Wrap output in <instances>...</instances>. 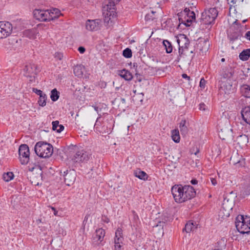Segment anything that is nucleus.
<instances>
[{"label":"nucleus","instance_id":"obj_47","mask_svg":"<svg viewBox=\"0 0 250 250\" xmlns=\"http://www.w3.org/2000/svg\"><path fill=\"white\" fill-rule=\"evenodd\" d=\"M28 77L30 78L29 81L30 83H32L35 82V75H31V76H29Z\"/></svg>","mask_w":250,"mask_h":250},{"label":"nucleus","instance_id":"obj_3","mask_svg":"<svg viewBox=\"0 0 250 250\" xmlns=\"http://www.w3.org/2000/svg\"><path fill=\"white\" fill-rule=\"evenodd\" d=\"M92 158L91 153L84 149L75 150L74 155L71 157V160L74 163H84Z\"/></svg>","mask_w":250,"mask_h":250},{"label":"nucleus","instance_id":"obj_45","mask_svg":"<svg viewBox=\"0 0 250 250\" xmlns=\"http://www.w3.org/2000/svg\"><path fill=\"white\" fill-rule=\"evenodd\" d=\"M234 159H235V156L234 155L231 156V157L230 158V161L233 163V164L234 165H235L236 164L240 163V160L236 161Z\"/></svg>","mask_w":250,"mask_h":250},{"label":"nucleus","instance_id":"obj_22","mask_svg":"<svg viewBox=\"0 0 250 250\" xmlns=\"http://www.w3.org/2000/svg\"><path fill=\"white\" fill-rule=\"evenodd\" d=\"M250 57V49L242 51L239 54V58L242 61H247Z\"/></svg>","mask_w":250,"mask_h":250},{"label":"nucleus","instance_id":"obj_34","mask_svg":"<svg viewBox=\"0 0 250 250\" xmlns=\"http://www.w3.org/2000/svg\"><path fill=\"white\" fill-rule=\"evenodd\" d=\"M120 0H110L107 4L108 8L110 6V9H111L112 6H115V3H118Z\"/></svg>","mask_w":250,"mask_h":250},{"label":"nucleus","instance_id":"obj_28","mask_svg":"<svg viewBox=\"0 0 250 250\" xmlns=\"http://www.w3.org/2000/svg\"><path fill=\"white\" fill-rule=\"evenodd\" d=\"M163 45L165 47L166 52L170 53L172 51L173 47L170 42L167 40H164L163 42Z\"/></svg>","mask_w":250,"mask_h":250},{"label":"nucleus","instance_id":"obj_41","mask_svg":"<svg viewBox=\"0 0 250 250\" xmlns=\"http://www.w3.org/2000/svg\"><path fill=\"white\" fill-rule=\"evenodd\" d=\"M190 12V10L189 9V8H186L184 11L181 12V14L182 15V16H185L186 17V16L187 15V14Z\"/></svg>","mask_w":250,"mask_h":250},{"label":"nucleus","instance_id":"obj_46","mask_svg":"<svg viewBox=\"0 0 250 250\" xmlns=\"http://www.w3.org/2000/svg\"><path fill=\"white\" fill-rule=\"evenodd\" d=\"M210 181H211L212 185H213V186L216 185L217 182V180L215 178H213V177H210Z\"/></svg>","mask_w":250,"mask_h":250},{"label":"nucleus","instance_id":"obj_19","mask_svg":"<svg viewBox=\"0 0 250 250\" xmlns=\"http://www.w3.org/2000/svg\"><path fill=\"white\" fill-rule=\"evenodd\" d=\"M105 235V231L103 229H97L95 232V236L94 237V239L95 240H97L100 242H101L104 239V237Z\"/></svg>","mask_w":250,"mask_h":250},{"label":"nucleus","instance_id":"obj_54","mask_svg":"<svg viewBox=\"0 0 250 250\" xmlns=\"http://www.w3.org/2000/svg\"><path fill=\"white\" fill-rule=\"evenodd\" d=\"M145 19L146 20H153V19H154V18H150V15L149 14H147L146 17H145Z\"/></svg>","mask_w":250,"mask_h":250},{"label":"nucleus","instance_id":"obj_25","mask_svg":"<svg viewBox=\"0 0 250 250\" xmlns=\"http://www.w3.org/2000/svg\"><path fill=\"white\" fill-rule=\"evenodd\" d=\"M36 30L34 29L26 30L24 31L23 34L25 36L29 39H35L36 38Z\"/></svg>","mask_w":250,"mask_h":250},{"label":"nucleus","instance_id":"obj_40","mask_svg":"<svg viewBox=\"0 0 250 250\" xmlns=\"http://www.w3.org/2000/svg\"><path fill=\"white\" fill-rule=\"evenodd\" d=\"M206 81L204 80V78H202L200 82V86L202 88H204L205 87Z\"/></svg>","mask_w":250,"mask_h":250},{"label":"nucleus","instance_id":"obj_49","mask_svg":"<svg viewBox=\"0 0 250 250\" xmlns=\"http://www.w3.org/2000/svg\"><path fill=\"white\" fill-rule=\"evenodd\" d=\"M121 247V244H115V250H120Z\"/></svg>","mask_w":250,"mask_h":250},{"label":"nucleus","instance_id":"obj_20","mask_svg":"<svg viewBox=\"0 0 250 250\" xmlns=\"http://www.w3.org/2000/svg\"><path fill=\"white\" fill-rule=\"evenodd\" d=\"M233 75V69L231 68H227L225 70H223V71L222 73V76L224 79H227L228 81L229 79L231 78Z\"/></svg>","mask_w":250,"mask_h":250},{"label":"nucleus","instance_id":"obj_52","mask_svg":"<svg viewBox=\"0 0 250 250\" xmlns=\"http://www.w3.org/2000/svg\"><path fill=\"white\" fill-rule=\"evenodd\" d=\"M238 0H228V1L232 4H235ZM241 1L243 2V0H241Z\"/></svg>","mask_w":250,"mask_h":250},{"label":"nucleus","instance_id":"obj_36","mask_svg":"<svg viewBox=\"0 0 250 250\" xmlns=\"http://www.w3.org/2000/svg\"><path fill=\"white\" fill-rule=\"evenodd\" d=\"M32 91H33V92H34L36 94H37L38 95H39L40 97H41V96H42L43 95L45 94L44 93H43V92L42 90H39L36 88H33Z\"/></svg>","mask_w":250,"mask_h":250},{"label":"nucleus","instance_id":"obj_55","mask_svg":"<svg viewBox=\"0 0 250 250\" xmlns=\"http://www.w3.org/2000/svg\"><path fill=\"white\" fill-rule=\"evenodd\" d=\"M182 76L183 78L187 79L188 80L190 79V77L188 76L186 74H183Z\"/></svg>","mask_w":250,"mask_h":250},{"label":"nucleus","instance_id":"obj_10","mask_svg":"<svg viewBox=\"0 0 250 250\" xmlns=\"http://www.w3.org/2000/svg\"><path fill=\"white\" fill-rule=\"evenodd\" d=\"M12 25L8 21H0V31L2 34V38L9 36L12 32Z\"/></svg>","mask_w":250,"mask_h":250},{"label":"nucleus","instance_id":"obj_12","mask_svg":"<svg viewBox=\"0 0 250 250\" xmlns=\"http://www.w3.org/2000/svg\"><path fill=\"white\" fill-rule=\"evenodd\" d=\"M37 66L35 64L26 65L23 69V75L26 77L31 75H36L37 73Z\"/></svg>","mask_w":250,"mask_h":250},{"label":"nucleus","instance_id":"obj_32","mask_svg":"<svg viewBox=\"0 0 250 250\" xmlns=\"http://www.w3.org/2000/svg\"><path fill=\"white\" fill-rule=\"evenodd\" d=\"M47 100V96L45 94L41 97L40 96L39 100L38 101L39 104L42 106H44L46 105V101Z\"/></svg>","mask_w":250,"mask_h":250},{"label":"nucleus","instance_id":"obj_44","mask_svg":"<svg viewBox=\"0 0 250 250\" xmlns=\"http://www.w3.org/2000/svg\"><path fill=\"white\" fill-rule=\"evenodd\" d=\"M52 12H53V14L52 15L57 16L56 18H57L58 17L59 14L60 13V11L58 9H53V11Z\"/></svg>","mask_w":250,"mask_h":250},{"label":"nucleus","instance_id":"obj_60","mask_svg":"<svg viewBox=\"0 0 250 250\" xmlns=\"http://www.w3.org/2000/svg\"><path fill=\"white\" fill-rule=\"evenodd\" d=\"M57 212H58V211H57V212H55V211H54V215H57Z\"/></svg>","mask_w":250,"mask_h":250},{"label":"nucleus","instance_id":"obj_61","mask_svg":"<svg viewBox=\"0 0 250 250\" xmlns=\"http://www.w3.org/2000/svg\"><path fill=\"white\" fill-rule=\"evenodd\" d=\"M105 222H106V223H108V222H109V220H108V219H107V220H105Z\"/></svg>","mask_w":250,"mask_h":250},{"label":"nucleus","instance_id":"obj_30","mask_svg":"<svg viewBox=\"0 0 250 250\" xmlns=\"http://www.w3.org/2000/svg\"><path fill=\"white\" fill-rule=\"evenodd\" d=\"M60 96V92L57 90L56 88L52 90L51 92L50 98L53 102L57 101Z\"/></svg>","mask_w":250,"mask_h":250},{"label":"nucleus","instance_id":"obj_37","mask_svg":"<svg viewBox=\"0 0 250 250\" xmlns=\"http://www.w3.org/2000/svg\"><path fill=\"white\" fill-rule=\"evenodd\" d=\"M187 16L188 18L191 19L192 20L195 19V14L193 11H190L187 14Z\"/></svg>","mask_w":250,"mask_h":250},{"label":"nucleus","instance_id":"obj_7","mask_svg":"<svg viewBox=\"0 0 250 250\" xmlns=\"http://www.w3.org/2000/svg\"><path fill=\"white\" fill-rule=\"evenodd\" d=\"M19 158L22 165L27 164L29 161V149L26 144L21 145L19 148Z\"/></svg>","mask_w":250,"mask_h":250},{"label":"nucleus","instance_id":"obj_13","mask_svg":"<svg viewBox=\"0 0 250 250\" xmlns=\"http://www.w3.org/2000/svg\"><path fill=\"white\" fill-rule=\"evenodd\" d=\"M232 89V84L228 80L221 81L220 83V91L222 93L228 95L230 93Z\"/></svg>","mask_w":250,"mask_h":250},{"label":"nucleus","instance_id":"obj_50","mask_svg":"<svg viewBox=\"0 0 250 250\" xmlns=\"http://www.w3.org/2000/svg\"><path fill=\"white\" fill-rule=\"evenodd\" d=\"M245 37L250 41V31H248L245 34Z\"/></svg>","mask_w":250,"mask_h":250},{"label":"nucleus","instance_id":"obj_31","mask_svg":"<svg viewBox=\"0 0 250 250\" xmlns=\"http://www.w3.org/2000/svg\"><path fill=\"white\" fill-rule=\"evenodd\" d=\"M14 174L12 172L4 173L3 175V179L5 182H9L14 178Z\"/></svg>","mask_w":250,"mask_h":250},{"label":"nucleus","instance_id":"obj_57","mask_svg":"<svg viewBox=\"0 0 250 250\" xmlns=\"http://www.w3.org/2000/svg\"><path fill=\"white\" fill-rule=\"evenodd\" d=\"M51 208L53 210L55 211V212H57V210L54 207H52Z\"/></svg>","mask_w":250,"mask_h":250},{"label":"nucleus","instance_id":"obj_18","mask_svg":"<svg viewBox=\"0 0 250 250\" xmlns=\"http://www.w3.org/2000/svg\"><path fill=\"white\" fill-rule=\"evenodd\" d=\"M188 124L185 120H182L179 124L180 132L183 135H186L188 132Z\"/></svg>","mask_w":250,"mask_h":250},{"label":"nucleus","instance_id":"obj_64","mask_svg":"<svg viewBox=\"0 0 250 250\" xmlns=\"http://www.w3.org/2000/svg\"><path fill=\"white\" fill-rule=\"evenodd\" d=\"M214 250H220V249H215Z\"/></svg>","mask_w":250,"mask_h":250},{"label":"nucleus","instance_id":"obj_4","mask_svg":"<svg viewBox=\"0 0 250 250\" xmlns=\"http://www.w3.org/2000/svg\"><path fill=\"white\" fill-rule=\"evenodd\" d=\"M250 221V218L243 216H238L236 218L235 226L237 230L241 233H249L250 232V227L247 223Z\"/></svg>","mask_w":250,"mask_h":250},{"label":"nucleus","instance_id":"obj_23","mask_svg":"<svg viewBox=\"0 0 250 250\" xmlns=\"http://www.w3.org/2000/svg\"><path fill=\"white\" fill-rule=\"evenodd\" d=\"M52 124L53 130L57 131V132L60 133L64 129V126L62 125H59L58 121H53Z\"/></svg>","mask_w":250,"mask_h":250},{"label":"nucleus","instance_id":"obj_6","mask_svg":"<svg viewBox=\"0 0 250 250\" xmlns=\"http://www.w3.org/2000/svg\"><path fill=\"white\" fill-rule=\"evenodd\" d=\"M42 171L41 166H38L32 168V173L29 175L30 181L31 184L35 186H39L42 184Z\"/></svg>","mask_w":250,"mask_h":250},{"label":"nucleus","instance_id":"obj_48","mask_svg":"<svg viewBox=\"0 0 250 250\" xmlns=\"http://www.w3.org/2000/svg\"><path fill=\"white\" fill-rule=\"evenodd\" d=\"M78 50L79 51V52L81 54H83L85 51V48L83 46H80L78 48Z\"/></svg>","mask_w":250,"mask_h":250},{"label":"nucleus","instance_id":"obj_63","mask_svg":"<svg viewBox=\"0 0 250 250\" xmlns=\"http://www.w3.org/2000/svg\"><path fill=\"white\" fill-rule=\"evenodd\" d=\"M206 43H208V45L209 46V42H206Z\"/></svg>","mask_w":250,"mask_h":250},{"label":"nucleus","instance_id":"obj_21","mask_svg":"<svg viewBox=\"0 0 250 250\" xmlns=\"http://www.w3.org/2000/svg\"><path fill=\"white\" fill-rule=\"evenodd\" d=\"M241 92L243 96L246 98H250V85L244 84L241 87Z\"/></svg>","mask_w":250,"mask_h":250},{"label":"nucleus","instance_id":"obj_38","mask_svg":"<svg viewBox=\"0 0 250 250\" xmlns=\"http://www.w3.org/2000/svg\"><path fill=\"white\" fill-rule=\"evenodd\" d=\"M122 229H121L118 228L115 232V237H122Z\"/></svg>","mask_w":250,"mask_h":250},{"label":"nucleus","instance_id":"obj_11","mask_svg":"<svg viewBox=\"0 0 250 250\" xmlns=\"http://www.w3.org/2000/svg\"><path fill=\"white\" fill-rule=\"evenodd\" d=\"M101 22L99 19L88 20L85 23L86 29L90 31H97L100 29Z\"/></svg>","mask_w":250,"mask_h":250},{"label":"nucleus","instance_id":"obj_26","mask_svg":"<svg viewBox=\"0 0 250 250\" xmlns=\"http://www.w3.org/2000/svg\"><path fill=\"white\" fill-rule=\"evenodd\" d=\"M171 137L174 142L179 143L180 142V137L178 129H175L171 131Z\"/></svg>","mask_w":250,"mask_h":250},{"label":"nucleus","instance_id":"obj_53","mask_svg":"<svg viewBox=\"0 0 250 250\" xmlns=\"http://www.w3.org/2000/svg\"><path fill=\"white\" fill-rule=\"evenodd\" d=\"M190 183L192 185H196L198 183V181L196 179H192L191 180Z\"/></svg>","mask_w":250,"mask_h":250},{"label":"nucleus","instance_id":"obj_1","mask_svg":"<svg viewBox=\"0 0 250 250\" xmlns=\"http://www.w3.org/2000/svg\"><path fill=\"white\" fill-rule=\"evenodd\" d=\"M171 192L177 203H183L190 200L196 195L195 189L189 185H174L171 188Z\"/></svg>","mask_w":250,"mask_h":250},{"label":"nucleus","instance_id":"obj_56","mask_svg":"<svg viewBox=\"0 0 250 250\" xmlns=\"http://www.w3.org/2000/svg\"><path fill=\"white\" fill-rule=\"evenodd\" d=\"M93 107H94V109L97 111L98 112V107L96 106H93Z\"/></svg>","mask_w":250,"mask_h":250},{"label":"nucleus","instance_id":"obj_27","mask_svg":"<svg viewBox=\"0 0 250 250\" xmlns=\"http://www.w3.org/2000/svg\"><path fill=\"white\" fill-rule=\"evenodd\" d=\"M134 175L136 177L144 180H147L148 177L147 174L145 172L140 170L135 171Z\"/></svg>","mask_w":250,"mask_h":250},{"label":"nucleus","instance_id":"obj_58","mask_svg":"<svg viewBox=\"0 0 250 250\" xmlns=\"http://www.w3.org/2000/svg\"><path fill=\"white\" fill-rule=\"evenodd\" d=\"M225 61V59L224 58H222V59H221V62H224Z\"/></svg>","mask_w":250,"mask_h":250},{"label":"nucleus","instance_id":"obj_62","mask_svg":"<svg viewBox=\"0 0 250 250\" xmlns=\"http://www.w3.org/2000/svg\"><path fill=\"white\" fill-rule=\"evenodd\" d=\"M122 101L123 102H125V99H122Z\"/></svg>","mask_w":250,"mask_h":250},{"label":"nucleus","instance_id":"obj_9","mask_svg":"<svg viewBox=\"0 0 250 250\" xmlns=\"http://www.w3.org/2000/svg\"><path fill=\"white\" fill-rule=\"evenodd\" d=\"M65 184L70 186L73 184L76 178V172L73 169L63 171L62 175Z\"/></svg>","mask_w":250,"mask_h":250},{"label":"nucleus","instance_id":"obj_16","mask_svg":"<svg viewBox=\"0 0 250 250\" xmlns=\"http://www.w3.org/2000/svg\"><path fill=\"white\" fill-rule=\"evenodd\" d=\"M231 134L232 129L225 127L221 129L219 132V136L222 140H225L226 138L231 136Z\"/></svg>","mask_w":250,"mask_h":250},{"label":"nucleus","instance_id":"obj_51","mask_svg":"<svg viewBox=\"0 0 250 250\" xmlns=\"http://www.w3.org/2000/svg\"><path fill=\"white\" fill-rule=\"evenodd\" d=\"M185 19L186 20V22L188 23L190 25V23L193 20L189 19V18H186V17H185Z\"/></svg>","mask_w":250,"mask_h":250},{"label":"nucleus","instance_id":"obj_33","mask_svg":"<svg viewBox=\"0 0 250 250\" xmlns=\"http://www.w3.org/2000/svg\"><path fill=\"white\" fill-rule=\"evenodd\" d=\"M123 56L126 58H130L132 57V51L130 48H126L123 52Z\"/></svg>","mask_w":250,"mask_h":250},{"label":"nucleus","instance_id":"obj_24","mask_svg":"<svg viewBox=\"0 0 250 250\" xmlns=\"http://www.w3.org/2000/svg\"><path fill=\"white\" fill-rule=\"evenodd\" d=\"M196 229L197 227L193 222H188L186 224L183 230L186 231L187 233H189L191 231H194Z\"/></svg>","mask_w":250,"mask_h":250},{"label":"nucleus","instance_id":"obj_5","mask_svg":"<svg viewBox=\"0 0 250 250\" xmlns=\"http://www.w3.org/2000/svg\"><path fill=\"white\" fill-rule=\"evenodd\" d=\"M53 12L48 10H44L41 9H35L33 11L34 18L40 21H49L56 19V16H53Z\"/></svg>","mask_w":250,"mask_h":250},{"label":"nucleus","instance_id":"obj_14","mask_svg":"<svg viewBox=\"0 0 250 250\" xmlns=\"http://www.w3.org/2000/svg\"><path fill=\"white\" fill-rule=\"evenodd\" d=\"M185 40L186 41V42L185 43V47L184 48H183V46H181L180 45V40H177V42L179 45V57L180 58H181L183 57V56L187 54L188 52V45L189 44V41L187 39L186 37L185 38Z\"/></svg>","mask_w":250,"mask_h":250},{"label":"nucleus","instance_id":"obj_42","mask_svg":"<svg viewBox=\"0 0 250 250\" xmlns=\"http://www.w3.org/2000/svg\"><path fill=\"white\" fill-rule=\"evenodd\" d=\"M137 67H138L137 63H136V62L133 63V68L135 69V75H139V71H138V70L137 69Z\"/></svg>","mask_w":250,"mask_h":250},{"label":"nucleus","instance_id":"obj_8","mask_svg":"<svg viewBox=\"0 0 250 250\" xmlns=\"http://www.w3.org/2000/svg\"><path fill=\"white\" fill-rule=\"evenodd\" d=\"M218 16V11L215 8H211L202 14V17L207 24L212 23Z\"/></svg>","mask_w":250,"mask_h":250},{"label":"nucleus","instance_id":"obj_59","mask_svg":"<svg viewBox=\"0 0 250 250\" xmlns=\"http://www.w3.org/2000/svg\"><path fill=\"white\" fill-rule=\"evenodd\" d=\"M132 212L134 214V216L135 215H137L135 213V212L134 211H133Z\"/></svg>","mask_w":250,"mask_h":250},{"label":"nucleus","instance_id":"obj_43","mask_svg":"<svg viewBox=\"0 0 250 250\" xmlns=\"http://www.w3.org/2000/svg\"><path fill=\"white\" fill-rule=\"evenodd\" d=\"M206 109V105L204 103H201L199 104V109L201 110L205 111Z\"/></svg>","mask_w":250,"mask_h":250},{"label":"nucleus","instance_id":"obj_17","mask_svg":"<svg viewBox=\"0 0 250 250\" xmlns=\"http://www.w3.org/2000/svg\"><path fill=\"white\" fill-rule=\"evenodd\" d=\"M119 75L126 81H131L133 78L132 74L126 69L120 70Z\"/></svg>","mask_w":250,"mask_h":250},{"label":"nucleus","instance_id":"obj_15","mask_svg":"<svg viewBox=\"0 0 250 250\" xmlns=\"http://www.w3.org/2000/svg\"><path fill=\"white\" fill-rule=\"evenodd\" d=\"M241 114L245 122L250 125V106L244 108L241 111Z\"/></svg>","mask_w":250,"mask_h":250},{"label":"nucleus","instance_id":"obj_2","mask_svg":"<svg viewBox=\"0 0 250 250\" xmlns=\"http://www.w3.org/2000/svg\"><path fill=\"white\" fill-rule=\"evenodd\" d=\"M34 149L38 156L44 158L50 157L53 152V148L51 144L42 141L36 143Z\"/></svg>","mask_w":250,"mask_h":250},{"label":"nucleus","instance_id":"obj_35","mask_svg":"<svg viewBox=\"0 0 250 250\" xmlns=\"http://www.w3.org/2000/svg\"><path fill=\"white\" fill-rule=\"evenodd\" d=\"M182 15H179V21L180 24H183L185 25L186 26H189V24L187 22H186V20L185 19V18L183 19L182 17Z\"/></svg>","mask_w":250,"mask_h":250},{"label":"nucleus","instance_id":"obj_29","mask_svg":"<svg viewBox=\"0 0 250 250\" xmlns=\"http://www.w3.org/2000/svg\"><path fill=\"white\" fill-rule=\"evenodd\" d=\"M74 73L75 76L78 77H81L83 74V71L82 70V66L81 65L75 66L73 69Z\"/></svg>","mask_w":250,"mask_h":250},{"label":"nucleus","instance_id":"obj_39","mask_svg":"<svg viewBox=\"0 0 250 250\" xmlns=\"http://www.w3.org/2000/svg\"><path fill=\"white\" fill-rule=\"evenodd\" d=\"M123 240V237H115L114 242L115 244H122Z\"/></svg>","mask_w":250,"mask_h":250}]
</instances>
